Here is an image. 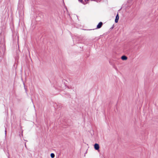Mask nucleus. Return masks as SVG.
<instances>
[{
    "instance_id": "423d86ee",
    "label": "nucleus",
    "mask_w": 158,
    "mask_h": 158,
    "mask_svg": "<svg viewBox=\"0 0 158 158\" xmlns=\"http://www.w3.org/2000/svg\"><path fill=\"white\" fill-rule=\"evenodd\" d=\"M79 2H81L82 3H83L84 4H85V2L83 1V0H78Z\"/></svg>"
},
{
    "instance_id": "39448f33",
    "label": "nucleus",
    "mask_w": 158,
    "mask_h": 158,
    "mask_svg": "<svg viewBox=\"0 0 158 158\" xmlns=\"http://www.w3.org/2000/svg\"><path fill=\"white\" fill-rule=\"evenodd\" d=\"M50 156H51V157L52 158H53L54 157H55V155L54 153H51V155H50Z\"/></svg>"
},
{
    "instance_id": "20e7f679",
    "label": "nucleus",
    "mask_w": 158,
    "mask_h": 158,
    "mask_svg": "<svg viewBox=\"0 0 158 158\" xmlns=\"http://www.w3.org/2000/svg\"><path fill=\"white\" fill-rule=\"evenodd\" d=\"M127 57L125 56H123L121 57V59L123 60H126L127 59Z\"/></svg>"
},
{
    "instance_id": "f03ea898",
    "label": "nucleus",
    "mask_w": 158,
    "mask_h": 158,
    "mask_svg": "<svg viewBox=\"0 0 158 158\" xmlns=\"http://www.w3.org/2000/svg\"><path fill=\"white\" fill-rule=\"evenodd\" d=\"M119 18L118 15V14L116 16V18H115V23H117L118 22Z\"/></svg>"
},
{
    "instance_id": "f257e3e1",
    "label": "nucleus",
    "mask_w": 158,
    "mask_h": 158,
    "mask_svg": "<svg viewBox=\"0 0 158 158\" xmlns=\"http://www.w3.org/2000/svg\"><path fill=\"white\" fill-rule=\"evenodd\" d=\"M94 148L96 150H98L99 148V146L98 144L95 143L94 145Z\"/></svg>"
},
{
    "instance_id": "0eeeda50",
    "label": "nucleus",
    "mask_w": 158,
    "mask_h": 158,
    "mask_svg": "<svg viewBox=\"0 0 158 158\" xmlns=\"http://www.w3.org/2000/svg\"><path fill=\"white\" fill-rule=\"evenodd\" d=\"M86 2V1H88L89 0H84Z\"/></svg>"
},
{
    "instance_id": "7ed1b4c3",
    "label": "nucleus",
    "mask_w": 158,
    "mask_h": 158,
    "mask_svg": "<svg viewBox=\"0 0 158 158\" xmlns=\"http://www.w3.org/2000/svg\"><path fill=\"white\" fill-rule=\"evenodd\" d=\"M102 25V23L101 22H100L97 26V28H100L101 27Z\"/></svg>"
}]
</instances>
